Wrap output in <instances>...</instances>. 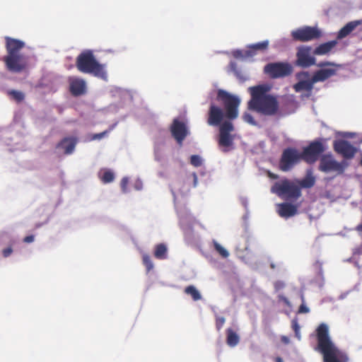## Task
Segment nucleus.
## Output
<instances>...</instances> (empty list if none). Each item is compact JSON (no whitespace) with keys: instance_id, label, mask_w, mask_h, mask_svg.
<instances>
[{"instance_id":"6ab92c4d","label":"nucleus","mask_w":362,"mask_h":362,"mask_svg":"<svg viewBox=\"0 0 362 362\" xmlns=\"http://www.w3.org/2000/svg\"><path fill=\"white\" fill-rule=\"evenodd\" d=\"M6 55L21 54V50L25 47V42L10 37H6Z\"/></svg>"},{"instance_id":"7ed1b4c3","label":"nucleus","mask_w":362,"mask_h":362,"mask_svg":"<svg viewBox=\"0 0 362 362\" xmlns=\"http://www.w3.org/2000/svg\"><path fill=\"white\" fill-rule=\"evenodd\" d=\"M251 99L248 108L265 116H274L279 113V103L276 97L268 94L269 88L264 85L249 88Z\"/></svg>"},{"instance_id":"c9c22d12","label":"nucleus","mask_w":362,"mask_h":362,"mask_svg":"<svg viewBox=\"0 0 362 362\" xmlns=\"http://www.w3.org/2000/svg\"><path fill=\"white\" fill-rule=\"evenodd\" d=\"M128 183H129V180L127 177H123L121 180V182H120V185H121V188H122V190L123 192H127V185H128Z\"/></svg>"},{"instance_id":"20e7f679","label":"nucleus","mask_w":362,"mask_h":362,"mask_svg":"<svg viewBox=\"0 0 362 362\" xmlns=\"http://www.w3.org/2000/svg\"><path fill=\"white\" fill-rule=\"evenodd\" d=\"M76 66L82 73L92 74L105 81L107 79L105 65L97 61L91 50H86L78 54L76 60Z\"/></svg>"},{"instance_id":"2eb2a0df","label":"nucleus","mask_w":362,"mask_h":362,"mask_svg":"<svg viewBox=\"0 0 362 362\" xmlns=\"http://www.w3.org/2000/svg\"><path fill=\"white\" fill-rule=\"evenodd\" d=\"M310 47H302L298 49L296 53V64L299 66L307 68L316 65V59L310 55Z\"/></svg>"},{"instance_id":"ddd939ff","label":"nucleus","mask_w":362,"mask_h":362,"mask_svg":"<svg viewBox=\"0 0 362 362\" xmlns=\"http://www.w3.org/2000/svg\"><path fill=\"white\" fill-rule=\"evenodd\" d=\"M317 66L322 69L315 71L313 75V82H323L337 74V69L334 68H324L327 66H335L334 63L330 62H320L316 64Z\"/></svg>"},{"instance_id":"ea45409f","label":"nucleus","mask_w":362,"mask_h":362,"mask_svg":"<svg viewBox=\"0 0 362 362\" xmlns=\"http://www.w3.org/2000/svg\"><path fill=\"white\" fill-rule=\"evenodd\" d=\"M107 133V131H105L103 132L95 134L93 136L92 139H100L105 136Z\"/></svg>"},{"instance_id":"7c9ffc66","label":"nucleus","mask_w":362,"mask_h":362,"mask_svg":"<svg viewBox=\"0 0 362 362\" xmlns=\"http://www.w3.org/2000/svg\"><path fill=\"white\" fill-rule=\"evenodd\" d=\"M142 261L143 264L146 268L147 272L151 271L153 268V264L151 261V257L148 255H143Z\"/></svg>"},{"instance_id":"cd10ccee","label":"nucleus","mask_w":362,"mask_h":362,"mask_svg":"<svg viewBox=\"0 0 362 362\" xmlns=\"http://www.w3.org/2000/svg\"><path fill=\"white\" fill-rule=\"evenodd\" d=\"M7 94L17 103H21L25 99V94L19 90H9Z\"/></svg>"},{"instance_id":"2f4dec72","label":"nucleus","mask_w":362,"mask_h":362,"mask_svg":"<svg viewBox=\"0 0 362 362\" xmlns=\"http://www.w3.org/2000/svg\"><path fill=\"white\" fill-rule=\"evenodd\" d=\"M190 163L195 166V167H199L202 165V159L199 156L197 155H193L190 157Z\"/></svg>"},{"instance_id":"a19ab883","label":"nucleus","mask_w":362,"mask_h":362,"mask_svg":"<svg viewBox=\"0 0 362 362\" xmlns=\"http://www.w3.org/2000/svg\"><path fill=\"white\" fill-rule=\"evenodd\" d=\"M292 328L295 332H300V326L296 320L292 321Z\"/></svg>"},{"instance_id":"1a4fd4ad","label":"nucleus","mask_w":362,"mask_h":362,"mask_svg":"<svg viewBox=\"0 0 362 362\" xmlns=\"http://www.w3.org/2000/svg\"><path fill=\"white\" fill-rule=\"evenodd\" d=\"M325 148L322 142L315 141L311 142L308 146L304 148L301 153L302 160L309 164L315 163L321 153L325 151Z\"/></svg>"},{"instance_id":"37998d69","label":"nucleus","mask_w":362,"mask_h":362,"mask_svg":"<svg viewBox=\"0 0 362 362\" xmlns=\"http://www.w3.org/2000/svg\"><path fill=\"white\" fill-rule=\"evenodd\" d=\"M279 300L284 302L286 305H288V306L290 305V302H289L288 299L286 297H285L284 296L279 295Z\"/></svg>"},{"instance_id":"412c9836","label":"nucleus","mask_w":362,"mask_h":362,"mask_svg":"<svg viewBox=\"0 0 362 362\" xmlns=\"http://www.w3.org/2000/svg\"><path fill=\"white\" fill-rule=\"evenodd\" d=\"M77 144V139L76 137H66L64 138L58 144L57 148H62L64 150L65 154H71L74 152L76 145Z\"/></svg>"},{"instance_id":"b1692460","label":"nucleus","mask_w":362,"mask_h":362,"mask_svg":"<svg viewBox=\"0 0 362 362\" xmlns=\"http://www.w3.org/2000/svg\"><path fill=\"white\" fill-rule=\"evenodd\" d=\"M297 185L301 188L309 189L315 184V177L313 175L311 171H308L305 177L296 180Z\"/></svg>"},{"instance_id":"4c0bfd02","label":"nucleus","mask_w":362,"mask_h":362,"mask_svg":"<svg viewBox=\"0 0 362 362\" xmlns=\"http://www.w3.org/2000/svg\"><path fill=\"white\" fill-rule=\"evenodd\" d=\"M12 252H13V250H12L11 247H8L4 249L2 251V254L4 257H9Z\"/></svg>"},{"instance_id":"c756f323","label":"nucleus","mask_w":362,"mask_h":362,"mask_svg":"<svg viewBox=\"0 0 362 362\" xmlns=\"http://www.w3.org/2000/svg\"><path fill=\"white\" fill-rule=\"evenodd\" d=\"M214 247L216 251L223 258H227L229 256V252L226 250L223 247H222L219 243L214 241Z\"/></svg>"},{"instance_id":"5701e85b","label":"nucleus","mask_w":362,"mask_h":362,"mask_svg":"<svg viewBox=\"0 0 362 362\" xmlns=\"http://www.w3.org/2000/svg\"><path fill=\"white\" fill-rule=\"evenodd\" d=\"M336 40L329 41L317 46L313 51L315 55H324L331 52L337 45Z\"/></svg>"},{"instance_id":"0eeeda50","label":"nucleus","mask_w":362,"mask_h":362,"mask_svg":"<svg viewBox=\"0 0 362 362\" xmlns=\"http://www.w3.org/2000/svg\"><path fill=\"white\" fill-rule=\"evenodd\" d=\"M264 71L272 78H282L291 74L292 66L287 62H273L267 64Z\"/></svg>"},{"instance_id":"a18cd8bd","label":"nucleus","mask_w":362,"mask_h":362,"mask_svg":"<svg viewBox=\"0 0 362 362\" xmlns=\"http://www.w3.org/2000/svg\"><path fill=\"white\" fill-rule=\"evenodd\" d=\"M281 341H282L283 342H284L285 344H288V343L289 342V339H288V338L287 337H286V336H283V337H281Z\"/></svg>"},{"instance_id":"49530a36","label":"nucleus","mask_w":362,"mask_h":362,"mask_svg":"<svg viewBox=\"0 0 362 362\" xmlns=\"http://www.w3.org/2000/svg\"><path fill=\"white\" fill-rule=\"evenodd\" d=\"M276 362H284L283 359L281 357H276L275 359Z\"/></svg>"},{"instance_id":"9d476101","label":"nucleus","mask_w":362,"mask_h":362,"mask_svg":"<svg viewBox=\"0 0 362 362\" xmlns=\"http://www.w3.org/2000/svg\"><path fill=\"white\" fill-rule=\"evenodd\" d=\"M4 62L8 71L14 73H20L28 66V58L23 54L16 55H6Z\"/></svg>"},{"instance_id":"f704fd0d","label":"nucleus","mask_w":362,"mask_h":362,"mask_svg":"<svg viewBox=\"0 0 362 362\" xmlns=\"http://www.w3.org/2000/svg\"><path fill=\"white\" fill-rule=\"evenodd\" d=\"M191 178L192 179V185L191 187H195L197 185V181H198V177H197V175L196 173H192L191 175H189L187 177V182L189 180H190Z\"/></svg>"},{"instance_id":"e433bc0d","label":"nucleus","mask_w":362,"mask_h":362,"mask_svg":"<svg viewBox=\"0 0 362 362\" xmlns=\"http://www.w3.org/2000/svg\"><path fill=\"white\" fill-rule=\"evenodd\" d=\"M274 287L276 291H279L285 287V284L282 281H276L274 284Z\"/></svg>"},{"instance_id":"393cba45","label":"nucleus","mask_w":362,"mask_h":362,"mask_svg":"<svg viewBox=\"0 0 362 362\" xmlns=\"http://www.w3.org/2000/svg\"><path fill=\"white\" fill-rule=\"evenodd\" d=\"M226 334V342L228 346L233 347L239 343V336L231 328L227 329Z\"/></svg>"},{"instance_id":"79ce46f5","label":"nucleus","mask_w":362,"mask_h":362,"mask_svg":"<svg viewBox=\"0 0 362 362\" xmlns=\"http://www.w3.org/2000/svg\"><path fill=\"white\" fill-rule=\"evenodd\" d=\"M35 237L33 235H28L23 238V242L25 243H30L34 241Z\"/></svg>"},{"instance_id":"a878e982","label":"nucleus","mask_w":362,"mask_h":362,"mask_svg":"<svg viewBox=\"0 0 362 362\" xmlns=\"http://www.w3.org/2000/svg\"><path fill=\"white\" fill-rule=\"evenodd\" d=\"M168 249L165 244L160 243L155 246L154 257L158 259H165L167 258Z\"/></svg>"},{"instance_id":"72a5a7b5","label":"nucleus","mask_w":362,"mask_h":362,"mask_svg":"<svg viewBox=\"0 0 362 362\" xmlns=\"http://www.w3.org/2000/svg\"><path fill=\"white\" fill-rule=\"evenodd\" d=\"M225 322H226V319L224 317H216V327L218 331L221 330V329L223 327Z\"/></svg>"},{"instance_id":"f257e3e1","label":"nucleus","mask_w":362,"mask_h":362,"mask_svg":"<svg viewBox=\"0 0 362 362\" xmlns=\"http://www.w3.org/2000/svg\"><path fill=\"white\" fill-rule=\"evenodd\" d=\"M217 100L222 102L226 112H224L221 107L215 104H211L208 112L207 123L210 126H220L218 144L219 147L222 148V151L226 153L233 148L234 136L230 134V132L234 130V127L231 122H223V120L225 117L229 120H233L238 117L240 100L238 97L221 89L218 90Z\"/></svg>"},{"instance_id":"c85d7f7f","label":"nucleus","mask_w":362,"mask_h":362,"mask_svg":"<svg viewBox=\"0 0 362 362\" xmlns=\"http://www.w3.org/2000/svg\"><path fill=\"white\" fill-rule=\"evenodd\" d=\"M101 181L106 184L112 182L115 179L114 173L110 170H105L102 175L100 174Z\"/></svg>"},{"instance_id":"f03ea898","label":"nucleus","mask_w":362,"mask_h":362,"mask_svg":"<svg viewBox=\"0 0 362 362\" xmlns=\"http://www.w3.org/2000/svg\"><path fill=\"white\" fill-rule=\"evenodd\" d=\"M317 346L315 350L323 356V362H348L347 354L340 350L332 341L329 332V327L321 323L315 329Z\"/></svg>"},{"instance_id":"39448f33","label":"nucleus","mask_w":362,"mask_h":362,"mask_svg":"<svg viewBox=\"0 0 362 362\" xmlns=\"http://www.w3.org/2000/svg\"><path fill=\"white\" fill-rule=\"evenodd\" d=\"M271 192L279 197L288 200H297L301 196V189L296 181L286 178L276 182L272 185Z\"/></svg>"},{"instance_id":"f3484780","label":"nucleus","mask_w":362,"mask_h":362,"mask_svg":"<svg viewBox=\"0 0 362 362\" xmlns=\"http://www.w3.org/2000/svg\"><path fill=\"white\" fill-rule=\"evenodd\" d=\"M69 91L74 96H79L86 93V83L84 79L78 77L69 78Z\"/></svg>"},{"instance_id":"4468645a","label":"nucleus","mask_w":362,"mask_h":362,"mask_svg":"<svg viewBox=\"0 0 362 362\" xmlns=\"http://www.w3.org/2000/svg\"><path fill=\"white\" fill-rule=\"evenodd\" d=\"M170 130L172 136L180 145L182 144L189 134L186 124L178 119H173Z\"/></svg>"},{"instance_id":"6e6552de","label":"nucleus","mask_w":362,"mask_h":362,"mask_svg":"<svg viewBox=\"0 0 362 362\" xmlns=\"http://www.w3.org/2000/svg\"><path fill=\"white\" fill-rule=\"evenodd\" d=\"M291 36L296 41L308 42L319 39L322 32L317 27L305 26L293 30Z\"/></svg>"},{"instance_id":"aec40b11","label":"nucleus","mask_w":362,"mask_h":362,"mask_svg":"<svg viewBox=\"0 0 362 362\" xmlns=\"http://www.w3.org/2000/svg\"><path fill=\"white\" fill-rule=\"evenodd\" d=\"M277 206L278 214L281 217L283 218H287L295 216L298 213L297 206L291 203L284 202L279 204Z\"/></svg>"},{"instance_id":"9b49d317","label":"nucleus","mask_w":362,"mask_h":362,"mask_svg":"<svg viewBox=\"0 0 362 362\" xmlns=\"http://www.w3.org/2000/svg\"><path fill=\"white\" fill-rule=\"evenodd\" d=\"M300 159H302L301 153L295 148H288L282 153L279 168L282 171H288Z\"/></svg>"},{"instance_id":"423d86ee","label":"nucleus","mask_w":362,"mask_h":362,"mask_svg":"<svg viewBox=\"0 0 362 362\" xmlns=\"http://www.w3.org/2000/svg\"><path fill=\"white\" fill-rule=\"evenodd\" d=\"M346 166L344 162H337L332 154H325L320 158L318 169L325 173L336 172L337 174H342Z\"/></svg>"},{"instance_id":"4be33fe9","label":"nucleus","mask_w":362,"mask_h":362,"mask_svg":"<svg viewBox=\"0 0 362 362\" xmlns=\"http://www.w3.org/2000/svg\"><path fill=\"white\" fill-rule=\"evenodd\" d=\"M362 23L361 21H354L346 23L337 33V39L341 40L348 36L358 25Z\"/></svg>"},{"instance_id":"58836bf2","label":"nucleus","mask_w":362,"mask_h":362,"mask_svg":"<svg viewBox=\"0 0 362 362\" xmlns=\"http://www.w3.org/2000/svg\"><path fill=\"white\" fill-rule=\"evenodd\" d=\"M309 308L304 304H301L298 308V313H309Z\"/></svg>"},{"instance_id":"f8f14e48","label":"nucleus","mask_w":362,"mask_h":362,"mask_svg":"<svg viewBox=\"0 0 362 362\" xmlns=\"http://www.w3.org/2000/svg\"><path fill=\"white\" fill-rule=\"evenodd\" d=\"M296 76L298 81L293 86L294 90L296 93L306 91L308 93V96H310L315 83L313 77H310L308 71H300L297 73Z\"/></svg>"},{"instance_id":"c03bdc74","label":"nucleus","mask_w":362,"mask_h":362,"mask_svg":"<svg viewBox=\"0 0 362 362\" xmlns=\"http://www.w3.org/2000/svg\"><path fill=\"white\" fill-rule=\"evenodd\" d=\"M267 175H268V177H269V178H271V179H274V180H276V179H278V178H279V175H278L274 174V173H272V172H269V171L268 172Z\"/></svg>"},{"instance_id":"bb28decb","label":"nucleus","mask_w":362,"mask_h":362,"mask_svg":"<svg viewBox=\"0 0 362 362\" xmlns=\"http://www.w3.org/2000/svg\"><path fill=\"white\" fill-rule=\"evenodd\" d=\"M185 293L192 296L194 301L202 298V296L199 291L192 285L188 286L185 288Z\"/></svg>"},{"instance_id":"dca6fc26","label":"nucleus","mask_w":362,"mask_h":362,"mask_svg":"<svg viewBox=\"0 0 362 362\" xmlns=\"http://www.w3.org/2000/svg\"><path fill=\"white\" fill-rule=\"evenodd\" d=\"M334 149L344 158L348 159L352 158L356 152V148L345 140L335 141L334 142Z\"/></svg>"},{"instance_id":"473e14b6","label":"nucleus","mask_w":362,"mask_h":362,"mask_svg":"<svg viewBox=\"0 0 362 362\" xmlns=\"http://www.w3.org/2000/svg\"><path fill=\"white\" fill-rule=\"evenodd\" d=\"M243 120L250 124H255L256 122L252 117V115L248 112H245L243 116Z\"/></svg>"},{"instance_id":"de8ad7c7","label":"nucleus","mask_w":362,"mask_h":362,"mask_svg":"<svg viewBox=\"0 0 362 362\" xmlns=\"http://www.w3.org/2000/svg\"><path fill=\"white\" fill-rule=\"evenodd\" d=\"M295 334H296V337L300 339V332H295Z\"/></svg>"},{"instance_id":"a211bd4d","label":"nucleus","mask_w":362,"mask_h":362,"mask_svg":"<svg viewBox=\"0 0 362 362\" xmlns=\"http://www.w3.org/2000/svg\"><path fill=\"white\" fill-rule=\"evenodd\" d=\"M269 45V42L267 40L262 41L260 42H257L256 44L250 45L248 46V49L245 52V54H243L241 51H236L234 53V56L235 57H253L257 54L258 51H265L267 49Z\"/></svg>"}]
</instances>
